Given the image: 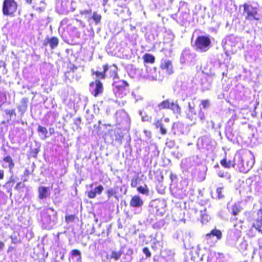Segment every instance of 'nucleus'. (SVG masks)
<instances>
[{"label": "nucleus", "mask_w": 262, "mask_h": 262, "mask_svg": "<svg viewBox=\"0 0 262 262\" xmlns=\"http://www.w3.org/2000/svg\"><path fill=\"white\" fill-rule=\"evenodd\" d=\"M59 40L56 37H47L44 40L43 42V46H47V45H49L50 48L52 49H55L58 45Z\"/></svg>", "instance_id": "obj_28"}, {"label": "nucleus", "mask_w": 262, "mask_h": 262, "mask_svg": "<svg viewBox=\"0 0 262 262\" xmlns=\"http://www.w3.org/2000/svg\"><path fill=\"white\" fill-rule=\"evenodd\" d=\"M210 106V103L208 100H203L201 101V103L200 105V110L204 109L206 110Z\"/></svg>", "instance_id": "obj_50"}, {"label": "nucleus", "mask_w": 262, "mask_h": 262, "mask_svg": "<svg viewBox=\"0 0 262 262\" xmlns=\"http://www.w3.org/2000/svg\"><path fill=\"white\" fill-rule=\"evenodd\" d=\"M70 262L71 260L75 262H80L81 260V254L79 250L77 249L72 250L69 255Z\"/></svg>", "instance_id": "obj_29"}, {"label": "nucleus", "mask_w": 262, "mask_h": 262, "mask_svg": "<svg viewBox=\"0 0 262 262\" xmlns=\"http://www.w3.org/2000/svg\"><path fill=\"white\" fill-rule=\"evenodd\" d=\"M146 72L147 77L152 80H159L161 81L162 78L158 75L156 71V68L152 65L150 66L146 65Z\"/></svg>", "instance_id": "obj_19"}, {"label": "nucleus", "mask_w": 262, "mask_h": 262, "mask_svg": "<svg viewBox=\"0 0 262 262\" xmlns=\"http://www.w3.org/2000/svg\"><path fill=\"white\" fill-rule=\"evenodd\" d=\"M210 233L213 236V237L215 238V240L217 241L222 238V234L220 230L214 229L212 230Z\"/></svg>", "instance_id": "obj_44"}, {"label": "nucleus", "mask_w": 262, "mask_h": 262, "mask_svg": "<svg viewBox=\"0 0 262 262\" xmlns=\"http://www.w3.org/2000/svg\"><path fill=\"white\" fill-rule=\"evenodd\" d=\"M29 99L28 98L24 97L21 99L19 105L18 106L17 108L21 114H24L27 111L28 108V103Z\"/></svg>", "instance_id": "obj_33"}, {"label": "nucleus", "mask_w": 262, "mask_h": 262, "mask_svg": "<svg viewBox=\"0 0 262 262\" xmlns=\"http://www.w3.org/2000/svg\"><path fill=\"white\" fill-rule=\"evenodd\" d=\"M181 165L184 170L188 171L190 169L195 167L196 162L193 158H189L182 160Z\"/></svg>", "instance_id": "obj_24"}, {"label": "nucleus", "mask_w": 262, "mask_h": 262, "mask_svg": "<svg viewBox=\"0 0 262 262\" xmlns=\"http://www.w3.org/2000/svg\"><path fill=\"white\" fill-rule=\"evenodd\" d=\"M205 240L207 244L209 246H213L217 241L215 240V238L213 237L210 233H207L205 236Z\"/></svg>", "instance_id": "obj_40"}, {"label": "nucleus", "mask_w": 262, "mask_h": 262, "mask_svg": "<svg viewBox=\"0 0 262 262\" xmlns=\"http://www.w3.org/2000/svg\"><path fill=\"white\" fill-rule=\"evenodd\" d=\"M17 8V4L14 0H4L2 11L4 15L12 16Z\"/></svg>", "instance_id": "obj_12"}, {"label": "nucleus", "mask_w": 262, "mask_h": 262, "mask_svg": "<svg viewBox=\"0 0 262 262\" xmlns=\"http://www.w3.org/2000/svg\"><path fill=\"white\" fill-rule=\"evenodd\" d=\"M89 23L90 25H92L93 23L95 25H98L100 24L101 20V16L96 12H94L92 15H89L88 17H85Z\"/></svg>", "instance_id": "obj_25"}, {"label": "nucleus", "mask_w": 262, "mask_h": 262, "mask_svg": "<svg viewBox=\"0 0 262 262\" xmlns=\"http://www.w3.org/2000/svg\"><path fill=\"white\" fill-rule=\"evenodd\" d=\"M143 59L145 66L147 65L148 63L152 64L155 62V58L153 55L148 53L144 55Z\"/></svg>", "instance_id": "obj_41"}, {"label": "nucleus", "mask_w": 262, "mask_h": 262, "mask_svg": "<svg viewBox=\"0 0 262 262\" xmlns=\"http://www.w3.org/2000/svg\"><path fill=\"white\" fill-rule=\"evenodd\" d=\"M89 90L93 95L97 97L103 92V87L102 83L99 80L92 82L90 84Z\"/></svg>", "instance_id": "obj_17"}, {"label": "nucleus", "mask_w": 262, "mask_h": 262, "mask_svg": "<svg viewBox=\"0 0 262 262\" xmlns=\"http://www.w3.org/2000/svg\"><path fill=\"white\" fill-rule=\"evenodd\" d=\"M233 122L229 121L225 127V135L229 141H232L235 139V134L233 133L232 126Z\"/></svg>", "instance_id": "obj_22"}, {"label": "nucleus", "mask_w": 262, "mask_h": 262, "mask_svg": "<svg viewBox=\"0 0 262 262\" xmlns=\"http://www.w3.org/2000/svg\"><path fill=\"white\" fill-rule=\"evenodd\" d=\"M81 122V119L80 117H77L74 119V123L77 126V129L80 128L79 125Z\"/></svg>", "instance_id": "obj_58"}, {"label": "nucleus", "mask_w": 262, "mask_h": 262, "mask_svg": "<svg viewBox=\"0 0 262 262\" xmlns=\"http://www.w3.org/2000/svg\"><path fill=\"white\" fill-rule=\"evenodd\" d=\"M223 189V187H218L217 188L216 190V194L215 196H212L213 198L217 199H223L224 197V195L222 194V190Z\"/></svg>", "instance_id": "obj_49"}, {"label": "nucleus", "mask_w": 262, "mask_h": 262, "mask_svg": "<svg viewBox=\"0 0 262 262\" xmlns=\"http://www.w3.org/2000/svg\"><path fill=\"white\" fill-rule=\"evenodd\" d=\"M188 181L186 179H182L180 183L175 185L171 184V194L176 198L183 199L188 194Z\"/></svg>", "instance_id": "obj_3"}, {"label": "nucleus", "mask_w": 262, "mask_h": 262, "mask_svg": "<svg viewBox=\"0 0 262 262\" xmlns=\"http://www.w3.org/2000/svg\"><path fill=\"white\" fill-rule=\"evenodd\" d=\"M221 164L225 168H230L231 167H235V164H234V161H232L231 160L227 161L226 159H224L221 161Z\"/></svg>", "instance_id": "obj_43"}, {"label": "nucleus", "mask_w": 262, "mask_h": 262, "mask_svg": "<svg viewBox=\"0 0 262 262\" xmlns=\"http://www.w3.org/2000/svg\"><path fill=\"white\" fill-rule=\"evenodd\" d=\"M217 175L219 177L223 178H225L226 179H229L231 178V176L230 173L227 172L223 171H218Z\"/></svg>", "instance_id": "obj_51"}, {"label": "nucleus", "mask_w": 262, "mask_h": 262, "mask_svg": "<svg viewBox=\"0 0 262 262\" xmlns=\"http://www.w3.org/2000/svg\"><path fill=\"white\" fill-rule=\"evenodd\" d=\"M253 226L262 234V209L257 212V217L253 223Z\"/></svg>", "instance_id": "obj_27"}, {"label": "nucleus", "mask_w": 262, "mask_h": 262, "mask_svg": "<svg viewBox=\"0 0 262 262\" xmlns=\"http://www.w3.org/2000/svg\"><path fill=\"white\" fill-rule=\"evenodd\" d=\"M160 68L162 70L165 71L167 75H170L173 73V67L171 61L166 58H163L161 61Z\"/></svg>", "instance_id": "obj_20"}, {"label": "nucleus", "mask_w": 262, "mask_h": 262, "mask_svg": "<svg viewBox=\"0 0 262 262\" xmlns=\"http://www.w3.org/2000/svg\"><path fill=\"white\" fill-rule=\"evenodd\" d=\"M80 13L82 15H84V18H85L86 16L88 17L89 15H91V14L92 13V10L91 9H89L81 10Z\"/></svg>", "instance_id": "obj_56"}, {"label": "nucleus", "mask_w": 262, "mask_h": 262, "mask_svg": "<svg viewBox=\"0 0 262 262\" xmlns=\"http://www.w3.org/2000/svg\"><path fill=\"white\" fill-rule=\"evenodd\" d=\"M14 180L11 177L10 178V180L5 184L4 187H6L7 188V187H11L13 186V185L14 184Z\"/></svg>", "instance_id": "obj_61"}, {"label": "nucleus", "mask_w": 262, "mask_h": 262, "mask_svg": "<svg viewBox=\"0 0 262 262\" xmlns=\"http://www.w3.org/2000/svg\"><path fill=\"white\" fill-rule=\"evenodd\" d=\"M93 74L95 75L97 78L99 79H104L106 76H107L106 73L104 71V70L102 72H94Z\"/></svg>", "instance_id": "obj_52"}, {"label": "nucleus", "mask_w": 262, "mask_h": 262, "mask_svg": "<svg viewBox=\"0 0 262 262\" xmlns=\"http://www.w3.org/2000/svg\"><path fill=\"white\" fill-rule=\"evenodd\" d=\"M166 145L168 147L171 148L175 145V142L174 140H167L166 142Z\"/></svg>", "instance_id": "obj_60"}, {"label": "nucleus", "mask_w": 262, "mask_h": 262, "mask_svg": "<svg viewBox=\"0 0 262 262\" xmlns=\"http://www.w3.org/2000/svg\"><path fill=\"white\" fill-rule=\"evenodd\" d=\"M121 255V252L119 249V251L112 250L110 254H106V257L107 259H113L117 261L120 258Z\"/></svg>", "instance_id": "obj_35"}, {"label": "nucleus", "mask_w": 262, "mask_h": 262, "mask_svg": "<svg viewBox=\"0 0 262 262\" xmlns=\"http://www.w3.org/2000/svg\"><path fill=\"white\" fill-rule=\"evenodd\" d=\"M214 142L208 136L200 137L197 142V146L200 149L212 151L213 149Z\"/></svg>", "instance_id": "obj_13"}, {"label": "nucleus", "mask_w": 262, "mask_h": 262, "mask_svg": "<svg viewBox=\"0 0 262 262\" xmlns=\"http://www.w3.org/2000/svg\"><path fill=\"white\" fill-rule=\"evenodd\" d=\"M155 262H174V253L170 250H165L161 252V255L154 256Z\"/></svg>", "instance_id": "obj_15"}, {"label": "nucleus", "mask_w": 262, "mask_h": 262, "mask_svg": "<svg viewBox=\"0 0 262 262\" xmlns=\"http://www.w3.org/2000/svg\"><path fill=\"white\" fill-rule=\"evenodd\" d=\"M221 45L224 49L228 50V47H237L241 49L243 47L242 45L240 39L234 35H229L226 36L222 39Z\"/></svg>", "instance_id": "obj_10"}, {"label": "nucleus", "mask_w": 262, "mask_h": 262, "mask_svg": "<svg viewBox=\"0 0 262 262\" xmlns=\"http://www.w3.org/2000/svg\"><path fill=\"white\" fill-rule=\"evenodd\" d=\"M179 12L180 14L178 16L177 14H173L171 15V17L173 19L176 20L177 23L180 25L184 26L189 21L190 17L189 13L186 11H182Z\"/></svg>", "instance_id": "obj_16"}, {"label": "nucleus", "mask_w": 262, "mask_h": 262, "mask_svg": "<svg viewBox=\"0 0 262 262\" xmlns=\"http://www.w3.org/2000/svg\"><path fill=\"white\" fill-rule=\"evenodd\" d=\"M160 204L162 207L161 208L156 209V213L158 215L163 216L165 213V210L164 207L166 205L164 202H160Z\"/></svg>", "instance_id": "obj_47"}, {"label": "nucleus", "mask_w": 262, "mask_h": 262, "mask_svg": "<svg viewBox=\"0 0 262 262\" xmlns=\"http://www.w3.org/2000/svg\"><path fill=\"white\" fill-rule=\"evenodd\" d=\"M113 91L116 97L123 98L129 92V84L125 80H115L113 83Z\"/></svg>", "instance_id": "obj_7"}, {"label": "nucleus", "mask_w": 262, "mask_h": 262, "mask_svg": "<svg viewBox=\"0 0 262 262\" xmlns=\"http://www.w3.org/2000/svg\"><path fill=\"white\" fill-rule=\"evenodd\" d=\"M11 239V243L14 244H17L20 242V239L19 237V234L16 233H13L10 236Z\"/></svg>", "instance_id": "obj_45"}, {"label": "nucleus", "mask_w": 262, "mask_h": 262, "mask_svg": "<svg viewBox=\"0 0 262 262\" xmlns=\"http://www.w3.org/2000/svg\"><path fill=\"white\" fill-rule=\"evenodd\" d=\"M191 84L189 82V80L187 76L181 75L177 81V86L180 88L182 92L186 94V96H189L191 94Z\"/></svg>", "instance_id": "obj_11"}, {"label": "nucleus", "mask_w": 262, "mask_h": 262, "mask_svg": "<svg viewBox=\"0 0 262 262\" xmlns=\"http://www.w3.org/2000/svg\"><path fill=\"white\" fill-rule=\"evenodd\" d=\"M152 107L154 108V112L159 115L161 113L162 110L170 109L175 114H180L181 108L179 106L178 101H174L171 99L164 100L161 102L154 104L152 102H148L146 107V109Z\"/></svg>", "instance_id": "obj_1"}, {"label": "nucleus", "mask_w": 262, "mask_h": 262, "mask_svg": "<svg viewBox=\"0 0 262 262\" xmlns=\"http://www.w3.org/2000/svg\"><path fill=\"white\" fill-rule=\"evenodd\" d=\"M211 46V36L209 35H201L196 38L193 48L198 52L204 53L207 52Z\"/></svg>", "instance_id": "obj_4"}, {"label": "nucleus", "mask_w": 262, "mask_h": 262, "mask_svg": "<svg viewBox=\"0 0 262 262\" xmlns=\"http://www.w3.org/2000/svg\"><path fill=\"white\" fill-rule=\"evenodd\" d=\"M140 179L138 177H133L131 180V186L133 188L136 187Z\"/></svg>", "instance_id": "obj_55"}, {"label": "nucleus", "mask_w": 262, "mask_h": 262, "mask_svg": "<svg viewBox=\"0 0 262 262\" xmlns=\"http://www.w3.org/2000/svg\"><path fill=\"white\" fill-rule=\"evenodd\" d=\"M188 110L186 112V115L189 119L192 120L193 116L196 115V112L194 109V104L193 102H188Z\"/></svg>", "instance_id": "obj_37"}, {"label": "nucleus", "mask_w": 262, "mask_h": 262, "mask_svg": "<svg viewBox=\"0 0 262 262\" xmlns=\"http://www.w3.org/2000/svg\"><path fill=\"white\" fill-rule=\"evenodd\" d=\"M198 178L199 179V181L200 182L204 181L205 179V174L204 172L200 173L198 175Z\"/></svg>", "instance_id": "obj_64"}, {"label": "nucleus", "mask_w": 262, "mask_h": 262, "mask_svg": "<svg viewBox=\"0 0 262 262\" xmlns=\"http://www.w3.org/2000/svg\"><path fill=\"white\" fill-rule=\"evenodd\" d=\"M111 137L112 138L113 142L115 141L119 144H122L123 135L120 129H116L114 132L113 134L111 135Z\"/></svg>", "instance_id": "obj_30"}, {"label": "nucleus", "mask_w": 262, "mask_h": 262, "mask_svg": "<svg viewBox=\"0 0 262 262\" xmlns=\"http://www.w3.org/2000/svg\"><path fill=\"white\" fill-rule=\"evenodd\" d=\"M212 86L211 78H205L202 79L201 88L203 91L209 90Z\"/></svg>", "instance_id": "obj_34"}, {"label": "nucleus", "mask_w": 262, "mask_h": 262, "mask_svg": "<svg viewBox=\"0 0 262 262\" xmlns=\"http://www.w3.org/2000/svg\"><path fill=\"white\" fill-rule=\"evenodd\" d=\"M143 201L139 195L133 196L129 202V206L132 208V211L134 214H139L142 211L143 206Z\"/></svg>", "instance_id": "obj_14"}, {"label": "nucleus", "mask_w": 262, "mask_h": 262, "mask_svg": "<svg viewBox=\"0 0 262 262\" xmlns=\"http://www.w3.org/2000/svg\"><path fill=\"white\" fill-rule=\"evenodd\" d=\"M104 189L102 185H99L95 187L94 190H91L87 192V195L90 199H94L96 197V194H101Z\"/></svg>", "instance_id": "obj_31"}, {"label": "nucleus", "mask_w": 262, "mask_h": 262, "mask_svg": "<svg viewBox=\"0 0 262 262\" xmlns=\"http://www.w3.org/2000/svg\"><path fill=\"white\" fill-rule=\"evenodd\" d=\"M234 164H235L236 168L243 173H247L253 167L254 164V159L250 158L247 159H244L240 156H237L234 159Z\"/></svg>", "instance_id": "obj_9"}, {"label": "nucleus", "mask_w": 262, "mask_h": 262, "mask_svg": "<svg viewBox=\"0 0 262 262\" xmlns=\"http://www.w3.org/2000/svg\"><path fill=\"white\" fill-rule=\"evenodd\" d=\"M242 223V221L239 220V223L234 224L233 228L228 231L227 243L231 246H234L241 237Z\"/></svg>", "instance_id": "obj_8"}, {"label": "nucleus", "mask_w": 262, "mask_h": 262, "mask_svg": "<svg viewBox=\"0 0 262 262\" xmlns=\"http://www.w3.org/2000/svg\"><path fill=\"white\" fill-rule=\"evenodd\" d=\"M137 191L141 194L145 195L146 196L149 195V190L147 185L144 184L143 186H140L137 188Z\"/></svg>", "instance_id": "obj_42"}, {"label": "nucleus", "mask_w": 262, "mask_h": 262, "mask_svg": "<svg viewBox=\"0 0 262 262\" xmlns=\"http://www.w3.org/2000/svg\"><path fill=\"white\" fill-rule=\"evenodd\" d=\"M39 151V148H35L31 149V154L32 157L36 158L37 157V155Z\"/></svg>", "instance_id": "obj_62"}, {"label": "nucleus", "mask_w": 262, "mask_h": 262, "mask_svg": "<svg viewBox=\"0 0 262 262\" xmlns=\"http://www.w3.org/2000/svg\"><path fill=\"white\" fill-rule=\"evenodd\" d=\"M5 112L7 115L9 116V119H11L13 115L16 116V114L14 110H5Z\"/></svg>", "instance_id": "obj_57"}, {"label": "nucleus", "mask_w": 262, "mask_h": 262, "mask_svg": "<svg viewBox=\"0 0 262 262\" xmlns=\"http://www.w3.org/2000/svg\"><path fill=\"white\" fill-rule=\"evenodd\" d=\"M119 116L125 118L126 119L127 118V114L125 112H117L116 113V118H117V121L119 123H121L122 122L121 120L119 119Z\"/></svg>", "instance_id": "obj_53"}, {"label": "nucleus", "mask_w": 262, "mask_h": 262, "mask_svg": "<svg viewBox=\"0 0 262 262\" xmlns=\"http://www.w3.org/2000/svg\"><path fill=\"white\" fill-rule=\"evenodd\" d=\"M2 166L5 168H8L10 173L12 172V169L14 167V162L10 156H7L3 158Z\"/></svg>", "instance_id": "obj_26"}, {"label": "nucleus", "mask_w": 262, "mask_h": 262, "mask_svg": "<svg viewBox=\"0 0 262 262\" xmlns=\"http://www.w3.org/2000/svg\"><path fill=\"white\" fill-rule=\"evenodd\" d=\"M148 104V103L147 104ZM147 105H146L145 108L142 110H139L138 112L139 115L141 118V120L143 122H151L152 120V117L148 113V112L150 111L151 108H153L152 107H149L148 109H146Z\"/></svg>", "instance_id": "obj_23"}, {"label": "nucleus", "mask_w": 262, "mask_h": 262, "mask_svg": "<svg viewBox=\"0 0 262 262\" xmlns=\"http://www.w3.org/2000/svg\"><path fill=\"white\" fill-rule=\"evenodd\" d=\"M104 72L106 73V76L113 77L115 80L118 79L117 75L118 68L115 64L108 66V64H105L103 67Z\"/></svg>", "instance_id": "obj_18"}, {"label": "nucleus", "mask_w": 262, "mask_h": 262, "mask_svg": "<svg viewBox=\"0 0 262 262\" xmlns=\"http://www.w3.org/2000/svg\"><path fill=\"white\" fill-rule=\"evenodd\" d=\"M37 131L41 140H44L49 137V136L48 135V130L45 127L38 125Z\"/></svg>", "instance_id": "obj_36"}, {"label": "nucleus", "mask_w": 262, "mask_h": 262, "mask_svg": "<svg viewBox=\"0 0 262 262\" xmlns=\"http://www.w3.org/2000/svg\"><path fill=\"white\" fill-rule=\"evenodd\" d=\"M142 252L145 255L146 258L150 257L151 256V253L147 247L143 248Z\"/></svg>", "instance_id": "obj_59"}, {"label": "nucleus", "mask_w": 262, "mask_h": 262, "mask_svg": "<svg viewBox=\"0 0 262 262\" xmlns=\"http://www.w3.org/2000/svg\"><path fill=\"white\" fill-rule=\"evenodd\" d=\"M179 12L182 11H186V12H189V9L187 8V4L183 1H180L179 5Z\"/></svg>", "instance_id": "obj_48"}, {"label": "nucleus", "mask_w": 262, "mask_h": 262, "mask_svg": "<svg viewBox=\"0 0 262 262\" xmlns=\"http://www.w3.org/2000/svg\"><path fill=\"white\" fill-rule=\"evenodd\" d=\"M197 61V54L194 51L188 48H186L182 50L180 57L181 64L194 66Z\"/></svg>", "instance_id": "obj_6"}, {"label": "nucleus", "mask_w": 262, "mask_h": 262, "mask_svg": "<svg viewBox=\"0 0 262 262\" xmlns=\"http://www.w3.org/2000/svg\"><path fill=\"white\" fill-rule=\"evenodd\" d=\"M121 254L123 255V258L124 262H130L132 260V255L133 254V249L127 246H122L120 248Z\"/></svg>", "instance_id": "obj_21"}, {"label": "nucleus", "mask_w": 262, "mask_h": 262, "mask_svg": "<svg viewBox=\"0 0 262 262\" xmlns=\"http://www.w3.org/2000/svg\"><path fill=\"white\" fill-rule=\"evenodd\" d=\"M38 198L40 200L47 199L50 195V189L45 186H39L38 188Z\"/></svg>", "instance_id": "obj_32"}, {"label": "nucleus", "mask_w": 262, "mask_h": 262, "mask_svg": "<svg viewBox=\"0 0 262 262\" xmlns=\"http://www.w3.org/2000/svg\"><path fill=\"white\" fill-rule=\"evenodd\" d=\"M244 13L246 19L250 21L259 20L262 19V8L254 5L244 4Z\"/></svg>", "instance_id": "obj_5"}, {"label": "nucleus", "mask_w": 262, "mask_h": 262, "mask_svg": "<svg viewBox=\"0 0 262 262\" xmlns=\"http://www.w3.org/2000/svg\"><path fill=\"white\" fill-rule=\"evenodd\" d=\"M200 215L202 224L207 223L210 219V216L206 213V207L203 210H200Z\"/></svg>", "instance_id": "obj_39"}, {"label": "nucleus", "mask_w": 262, "mask_h": 262, "mask_svg": "<svg viewBox=\"0 0 262 262\" xmlns=\"http://www.w3.org/2000/svg\"><path fill=\"white\" fill-rule=\"evenodd\" d=\"M242 210V208L239 203H235L231 208V212L233 216L237 215Z\"/></svg>", "instance_id": "obj_38"}, {"label": "nucleus", "mask_w": 262, "mask_h": 262, "mask_svg": "<svg viewBox=\"0 0 262 262\" xmlns=\"http://www.w3.org/2000/svg\"><path fill=\"white\" fill-rule=\"evenodd\" d=\"M165 223V222L164 220H160V221L157 222L153 225L154 228H161L164 226Z\"/></svg>", "instance_id": "obj_54"}, {"label": "nucleus", "mask_w": 262, "mask_h": 262, "mask_svg": "<svg viewBox=\"0 0 262 262\" xmlns=\"http://www.w3.org/2000/svg\"><path fill=\"white\" fill-rule=\"evenodd\" d=\"M57 212L52 208H49L41 213V222L44 229L50 230L56 224Z\"/></svg>", "instance_id": "obj_2"}, {"label": "nucleus", "mask_w": 262, "mask_h": 262, "mask_svg": "<svg viewBox=\"0 0 262 262\" xmlns=\"http://www.w3.org/2000/svg\"><path fill=\"white\" fill-rule=\"evenodd\" d=\"M132 96L135 99L136 102L142 99V97L140 95H136L135 92L134 91L132 92Z\"/></svg>", "instance_id": "obj_63"}, {"label": "nucleus", "mask_w": 262, "mask_h": 262, "mask_svg": "<svg viewBox=\"0 0 262 262\" xmlns=\"http://www.w3.org/2000/svg\"><path fill=\"white\" fill-rule=\"evenodd\" d=\"M106 193L107 194L108 199H110L113 196H114L115 198L117 199V196L116 195L117 193V191L115 188H109L106 191Z\"/></svg>", "instance_id": "obj_46"}]
</instances>
